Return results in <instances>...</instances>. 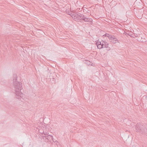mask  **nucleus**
Segmentation results:
<instances>
[{"label":"nucleus","instance_id":"obj_4","mask_svg":"<svg viewBox=\"0 0 147 147\" xmlns=\"http://www.w3.org/2000/svg\"><path fill=\"white\" fill-rule=\"evenodd\" d=\"M49 133L47 132V133L46 134L45 136H42V137L44 138H46V141L47 142H51L53 139V136L51 135H48Z\"/></svg>","mask_w":147,"mask_h":147},{"label":"nucleus","instance_id":"obj_13","mask_svg":"<svg viewBox=\"0 0 147 147\" xmlns=\"http://www.w3.org/2000/svg\"><path fill=\"white\" fill-rule=\"evenodd\" d=\"M138 36L137 34H136V35H135V34L134 33L132 34L131 35V37L134 38L135 37H136Z\"/></svg>","mask_w":147,"mask_h":147},{"label":"nucleus","instance_id":"obj_12","mask_svg":"<svg viewBox=\"0 0 147 147\" xmlns=\"http://www.w3.org/2000/svg\"><path fill=\"white\" fill-rule=\"evenodd\" d=\"M114 36H112L110 35V36H108L110 40H112L113 39H114Z\"/></svg>","mask_w":147,"mask_h":147},{"label":"nucleus","instance_id":"obj_9","mask_svg":"<svg viewBox=\"0 0 147 147\" xmlns=\"http://www.w3.org/2000/svg\"><path fill=\"white\" fill-rule=\"evenodd\" d=\"M114 39H113L111 41V42L113 43H116L117 41L118 40L117 38H116L114 36Z\"/></svg>","mask_w":147,"mask_h":147},{"label":"nucleus","instance_id":"obj_17","mask_svg":"<svg viewBox=\"0 0 147 147\" xmlns=\"http://www.w3.org/2000/svg\"><path fill=\"white\" fill-rule=\"evenodd\" d=\"M107 50H108V51H109L110 50V47H107Z\"/></svg>","mask_w":147,"mask_h":147},{"label":"nucleus","instance_id":"obj_7","mask_svg":"<svg viewBox=\"0 0 147 147\" xmlns=\"http://www.w3.org/2000/svg\"><path fill=\"white\" fill-rule=\"evenodd\" d=\"M69 14L73 18H74V19H75L76 20L78 21L79 19H78L77 17H78V16H80V15H79L76 14H73L72 13H71L70 14Z\"/></svg>","mask_w":147,"mask_h":147},{"label":"nucleus","instance_id":"obj_2","mask_svg":"<svg viewBox=\"0 0 147 147\" xmlns=\"http://www.w3.org/2000/svg\"><path fill=\"white\" fill-rule=\"evenodd\" d=\"M135 129L137 132L141 135L146 136L147 135V125L142 123H138L135 126Z\"/></svg>","mask_w":147,"mask_h":147},{"label":"nucleus","instance_id":"obj_15","mask_svg":"<svg viewBox=\"0 0 147 147\" xmlns=\"http://www.w3.org/2000/svg\"><path fill=\"white\" fill-rule=\"evenodd\" d=\"M87 12L88 13H91V11L88 10L87 11Z\"/></svg>","mask_w":147,"mask_h":147},{"label":"nucleus","instance_id":"obj_18","mask_svg":"<svg viewBox=\"0 0 147 147\" xmlns=\"http://www.w3.org/2000/svg\"><path fill=\"white\" fill-rule=\"evenodd\" d=\"M52 140L53 142H56L55 140H54L53 138V139H52Z\"/></svg>","mask_w":147,"mask_h":147},{"label":"nucleus","instance_id":"obj_19","mask_svg":"<svg viewBox=\"0 0 147 147\" xmlns=\"http://www.w3.org/2000/svg\"><path fill=\"white\" fill-rule=\"evenodd\" d=\"M87 11L86 10H85V11H86L87 12Z\"/></svg>","mask_w":147,"mask_h":147},{"label":"nucleus","instance_id":"obj_16","mask_svg":"<svg viewBox=\"0 0 147 147\" xmlns=\"http://www.w3.org/2000/svg\"><path fill=\"white\" fill-rule=\"evenodd\" d=\"M133 33H129V34H128L130 36H131V34H133Z\"/></svg>","mask_w":147,"mask_h":147},{"label":"nucleus","instance_id":"obj_5","mask_svg":"<svg viewBox=\"0 0 147 147\" xmlns=\"http://www.w3.org/2000/svg\"><path fill=\"white\" fill-rule=\"evenodd\" d=\"M134 4L135 6H138V7H139L141 6L142 4V2L140 0H136L134 2Z\"/></svg>","mask_w":147,"mask_h":147},{"label":"nucleus","instance_id":"obj_1","mask_svg":"<svg viewBox=\"0 0 147 147\" xmlns=\"http://www.w3.org/2000/svg\"><path fill=\"white\" fill-rule=\"evenodd\" d=\"M17 76L16 74L13 76V84L14 88L16 98L22 102H24V94L21 91L22 87V83L17 81Z\"/></svg>","mask_w":147,"mask_h":147},{"label":"nucleus","instance_id":"obj_10","mask_svg":"<svg viewBox=\"0 0 147 147\" xmlns=\"http://www.w3.org/2000/svg\"><path fill=\"white\" fill-rule=\"evenodd\" d=\"M39 132L42 134H43L44 135H46V134L48 132H46V131H42L41 130H39Z\"/></svg>","mask_w":147,"mask_h":147},{"label":"nucleus","instance_id":"obj_8","mask_svg":"<svg viewBox=\"0 0 147 147\" xmlns=\"http://www.w3.org/2000/svg\"><path fill=\"white\" fill-rule=\"evenodd\" d=\"M101 43V42L99 41V40H98L96 42V44L98 49H101L103 48Z\"/></svg>","mask_w":147,"mask_h":147},{"label":"nucleus","instance_id":"obj_11","mask_svg":"<svg viewBox=\"0 0 147 147\" xmlns=\"http://www.w3.org/2000/svg\"><path fill=\"white\" fill-rule=\"evenodd\" d=\"M85 63L87 64L88 65H91V62H90V61L88 60H86L85 61Z\"/></svg>","mask_w":147,"mask_h":147},{"label":"nucleus","instance_id":"obj_6","mask_svg":"<svg viewBox=\"0 0 147 147\" xmlns=\"http://www.w3.org/2000/svg\"><path fill=\"white\" fill-rule=\"evenodd\" d=\"M99 42H101V45L103 48L108 47V44L106 42L103 41H101Z\"/></svg>","mask_w":147,"mask_h":147},{"label":"nucleus","instance_id":"obj_14","mask_svg":"<svg viewBox=\"0 0 147 147\" xmlns=\"http://www.w3.org/2000/svg\"><path fill=\"white\" fill-rule=\"evenodd\" d=\"M104 35L105 36H107V37H108V36H110V35L107 33H106Z\"/></svg>","mask_w":147,"mask_h":147},{"label":"nucleus","instance_id":"obj_3","mask_svg":"<svg viewBox=\"0 0 147 147\" xmlns=\"http://www.w3.org/2000/svg\"><path fill=\"white\" fill-rule=\"evenodd\" d=\"M78 16L77 18L79 19V20H83L84 22H92V18H86L84 15L80 14V16Z\"/></svg>","mask_w":147,"mask_h":147},{"label":"nucleus","instance_id":"obj_20","mask_svg":"<svg viewBox=\"0 0 147 147\" xmlns=\"http://www.w3.org/2000/svg\"><path fill=\"white\" fill-rule=\"evenodd\" d=\"M48 135H50V134H48Z\"/></svg>","mask_w":147,"mask_h":147}]
</instances>
